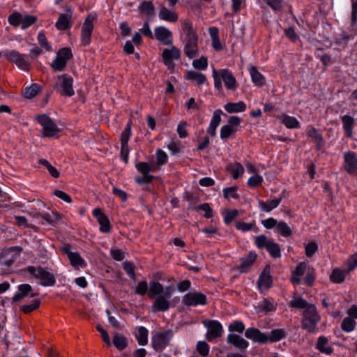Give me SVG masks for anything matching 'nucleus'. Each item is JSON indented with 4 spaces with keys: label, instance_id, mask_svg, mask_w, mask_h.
I'll list each match as a JSON object with an SVG mask.
<instances>
[{
    "label": "nucleus",
    "instance_id": "obj_64",
    "mask_svg": "<svg viewBox=\"0 0 357 357\" xmlns=\"http://www.w3.org/2000/svg\"><path fill=\"white\" fill-rule=\"evenodd\" d=\"M318 246L316 243L310 242L305 247V255L308 257H311L317 251Z\"/></svg>",
    "mask_w": 357,
    "mask_h": 357
},
{
    "label": "nucleus",
    "instance_id": "obj_8",
    "mask_svg": "<svg viewBox=\"0 0 357 357\" xmlns=\"http://www.w3.org/2000/svg\"><path fill=\"white\" fill-rule=\"evenodd\" d=\"M73 84V79L69 75L63 74L56 78L55 88L63 95L70 97L75 94Z\"/></svg>",
    "mask_w": 357,
    "mask_h": 357
},
{
    "label": "nucleus",
    "instance_id": "obj_47",
    "mask_svg": "<svg viewBox=\"0 0 357 357\" xmlns=\"http://www.w3.org/2000/svg\"><path fill=\"white\" fill-rule=\"evenodd\" d=\"M259 306L260 309L266 312L275 310V304L274 301L271 298H266L261 301Z\"/></svg>",
    "mask_w": 357,
    "mask_h": 357
},
{
    "label": "nucleus",
    "instance_id": "obj_50",
    "mask_svg": "<svg viewBox=\"0 0 357 357\" xmlns=\"http://www.w3.org/2000/svg\"><path fill=\"white\" fill-rule=\"evenodd\" d=\"M236 227L237 229L246 232L250 230H253L254 231H257V228L255 227V222L253 221L252 222L246 223L244 222H237L236 223Z\"/></svg>",
    "mask_w": 357,
    "mask_h": 357
},
{
    "label": "nucleus",
    "instance_id": "obj_16",
    "mask_svg": "<svg viewBox=\"0 0 357 357\" xmlns=\"http://www.w3.org/2000/svg\"><path fill=\"white\" fill-rule=\"evenodd\" d=\"M131 136V127L128 123L121 135V156L126 162L129 155L128 141Z\"/></svg>",
    "mask_w": 357,
    "mask_h": 357
},
{
    "label": "nucleus",
    "instance_id": "obj_62",
    "mask_svg": "<svg viewBox=\"0 0 357 357\" xmlns=\"http://www.w3.org/2000/svg\"><path fill=\"white\" fill-rule=\"evenodd\" d=\"M228 329L231 332L242 333L245 329V326L242 321H235L229 326Z\"/></svg>",
    "mask_w": 357,
    "mask_h": 357
},
{
    "label": "nucleus",
    "instance_id": "obj_20",
    "mask_svg": "<svg viewBox=\"0 0 357 357\" xmlns=\"http://www.w3.org/2000/svg\"><path fill=\"white\" fill-rule=\"evenodd\" d=\"M344 169L349 174H357V156L353 151L344 153Z\"/></svg>",
    "mask_w": 357,
    "mask_h": 357
},
{
    "label": "nucleus",
    "instance_id": "obj_45",
    "mask_svg": "<svg viewBox=\"0 0 357 357\" xmlns=\"http://www.w3.org/2000/svg\"><path fill=\"white\" fill-rule=\"evenodd\" d=\"M310 305V304H308V303L301 296H294L289 303V305L291 307L298 309H303L304 310Z\"/></svg>",
    "mask_w": 357,
    "mask_h": 357
},
{
    "label": "nucleus",
    "instance_id": "obj_9",
    "mask_svg": "<svg viewBox=\"0 0 357 357\" xmlns=\"http://www.w3.org/2000/svg\"><path fill=\"white\" fill-rule=\"evenodd\" d=\"M3 56L10 62L15 64L20 69L27 71L30 68V64L26 59V55L16 50H6Z\"/></svg>",
    "mask_w": 357,
    "mask_h": 357
},
{
    "label": "nucleus",
    "instance_id": "obj_22",
    "mask_svg": "<svg viewBox=\"0 0 357 357\" xmlns=\"http://www.w3.org/2000/svg\"><path fill=\"white\" fill-rule=\"evenodd\" d=\"M223 114L220 109H215L211 119L209 126L207 128V133L211 137L216 135V128L218 127L221 122V115Z\"/></svg>",
    "mask_w": 357,
    "mask_h": 357
},
{
    "label": "nucleus",
    "instance_id": "obj_63",
    "mask_svg": "<svg viewBox=\"0 0 357 357\" xmlns=\"http://www.w3.org/2000/svg\"><path fill=\"white\" fill-rule=\"evenodd\" d=\"M238 211L236 209L227 211L224 214V222L226 224L231 223L233 220L238 215Z\"/></svg>",
    "mask_w": 357,
    "mask_h": 357
},
{
    "label": "nucleus",
    "instance_id": "obj_42",
    "mask_svg": "<svg viewBox=\"0 0 357 357\" xmlns=\"http://www.w3.org/2000/svg\"><path fill=\"white\" fill-rule=\"evenodd\" d=\"M40 91V86L38 84H32L31 86L24 89L23 94L26 98H32L35 97Z\"/></svg>",
    "mask_w": 357,
    "mask_h": 357
},
{
    "label": "nucleus",
    "instance_id": "obj_29",
    "mask_svg": "<svg viewBox=\"0 0 357 357\" xmlns=\"http://www.w3.org/2000/svg\"><path fill=\"white\" fill-rule=\"evenodd\" d=\"M227 340L228 343L232 344L238 349H246L249 345L247 340L236 334H229Z\"/></svg>",
    "mask_w": 357,
    "mask_h": 357
},
{
    "label": "nucleus",
    "instance_id": "obj_59",
    "mask_svg": "<svg viewBox=\"0 0 357 357\" xmlns=\"http://www.w3.org/2000/svg\"><path fill=\"white\" fill-rule=\"evenodd\" d=\"M37 39L40 46L45 48L46 51L50 52L52 50V46L49 44L44 32H40L37 36Z\"/></svg>",
    "mask_w": 357,
    "mask_h": 357
},
{
    "label": "nucleus",
    "instance_id": "obj_57",
    "mask_svg": "<svg viewBox=\"0 0 357 357\" xmlns=\"http://www.w3.org/2000/svg\"><path fill=\"white\" fill-rule=\"evenodd\" d=\"M36 21V17L33 15H22L21 27L26 29Z\"/></svg>",
    "mask_w": 357,
    "mask_h": 357
},
{
    "label": "nucleus",
    "instance_id": "obj_17",
    "mask_svg": "<svg viewBox=\"0 0 357 357\" xmlns=\"http://www.w3.org/2000/svg\"><path fill=\"white\" fill-rule=\"evenodd\" d=\"M204 325L207 328V339L211 341L218 337H220L222 333V326L221 324L216 320L205 321Z\"/></svg>",
    "mask_w": 357,
    "mask_h": 357
},
{
    "label": "nucleus",
    "instance_id": "obj_7",
    "mask_svg": "<svg viewBox=\"0 0 357 357\" xmlns=\"http://www.w3.org/2000/svg\"><path fill=\"white\" fill-rule=\"evenodd\" d=\"M174 333L171 329L155 333L151 337L152 347L156 351H162L167 347Z\"/></svg>",
    "mask_w": 357,
    "mask_h": 357
},
{
    "label": "nucleus",
    "instance_id": "obj_19",
    "mask_svg": "<svg viewBox=\"0 0 357 357\" xmlns=\"http://www.w3.org/2000/svg\"><path fill=\"white\" fill-rule=\"evenodd\" d=\"M73 10L68 7L64 13L60 15L56 22V27L61 31L69 29L72 26Z\"/></svg>",
    "mask_w": 357,
    "mask_h": 357
},
{
    "label": "nucleus",
    "instance_id": "obj_13",
    "mask_svg": "<svg viewBox=\"0 0 357 357\" xmlns=\"http://www.w3.org/2000/svg\"><path fill=\"white\" fill-rule=\"evenodd\" d=\"M153 36L165 45H172L173 43L172 32L164 26L155 27L154 29Z\"/></svg>",
    "mask_w": 357,
    "mask_h": 357
},
{
    "label": "nucleus",
    "instance_id": "obj_56",
    "mask_svg": "<svg viewBox=\"0 0 357 357\" xmlns=\"http://www.w3.org/2000/svg\"><path fill=\"white\" fill-rule=\"evenodd\" d=\"M41 217L47 222L54 224L59 221L61 218L59 214L56 212L46 213L41 215Z\"/></svg>",
    "mask_w": 357,
    "mask_h": 357
},
{
    "label": "nucleus",
    "instance_id": "obj_10",
    "mask_svg": "<svg viewBox=\"0 0 357 357\" xmlns=\"http://www.w3.org/2000/svg\"><path fill=\"white\" fill-rule=\"evenodd\" d=\"M72 57L73 54L69 48H62L56 53V58L51 63V67L55 71H62L66 68L68 61Z\"/></svg>",
    "mask_w": 357,
    "mask_h": 357
},
{
    "label": "nucleus",
    "instance_id": "obj_39",
    "mask_svg": "<svg viewBox=\"0 0 357 357\" xmlns=\"http://www.w3.org/2000/svg\"><path fill=\"white\" fill-rule=\"evenodd\" d=\"M272 284V280L271 276L264 272H263L259 278L258 280V287L259 289L262 291H266L269 289Z\"/></svg>",
    "mask_w": 357,
    "mask_h": 357
},
{
    "label": "nucleus",
    "instance_id": "obj_18",
    "mask_svg": "<svg viewBox=\"0 0 357 357\" xmlns=\"http://www.w3.org/2000/svg\"><path fill=\"white\" fill-rule=\"evenodd\" d=\"M245 336L251 340L253 342L259 344L268 343L267 334L261 332L259 329L255 328H248L245 330Z\"/></svg>",
    "mask_w": 357,
    "mask_h": 357
},
{
    "label": "nucleus",
    "instance_id": "obj_55",
    "mask_svg": "<svg viewBox=\"0 0 357 357\" xmlns=\"http://www.w3.org/2000/svg\"><path fill=\"white\" fill-rule=\"evenodd\" d=\"M272 239L268 238L264 235H259L255 237V243L258 248H266Z\"/></svg>",
    "mask_w": 357,
    "mask_h": 357
},
{
    "label": "nucleus",
    "instance_id": "obj_27",
    "mask_svg": "<svg viewBox=\"0 0 357 357\" xmlns=\"http://www.w3.org/2000/svg\"><path fill=\"white\" fill-rule=\"evenodd\" d=\"M257 258V255L255 252H250L244 258L241 259V264L237 267L241 273L247 272L252 266L254 261Z\"/></svg>",
    "mask_w": 357,
    "mask_h": 357
},
{
    "label": "nucleus",
    "instance_id": "obj_1",
    "mask_svg": "<svg viewBox=\"0 0 357 357\" xmlns=\"http://www.w3.org/2000/svg\"><path fill=\"white\" fill-rule=\"evenodd\" d=\"M180 38L183 45V52L189 59H194L199 52V38L192 24L188 20H181Z\"/></svg>",
    "mask_w": 357,
    "mask_h": 357
},
{
    "label": "nucleus",
    "instance_id": "obj_60",
    "mask_svg": "<svg viewBox=\"0 0 357 357\" xmlns=\"http://www.w3.org/2000/svg\"><path fill=\"white\" fill-rule=\"evenodd\" d=\"M22 15V14L17 12L13 13L8 17V21L9 24L14 26L21 24Z\"/></svg>",
    "mask_w": 357,
    "mask_h": 357
},
{
    "label": "nucleus",
    "instance_id": "obj_3",
    "mask_svg": "<svg viewBox=\"0 0 357 357\" xmlns=\"http://www.w3.org/2000/svg\"><path fill=\"white\" fill-rule=\"evenodd\" d=\"M212 76L214 80V87L216 90H222V82H224L226 89L228 90L235 91L237 89L236 79L229 70L225 68L217 70L213 68Z\"/></svg>",
    "mask_w": 357,
    "mask_h": 357
},
{
    "label": "nucleus",
    "instance_id": "obj_15",
    "mask_svg": "<svg viewBox=\"0 0 357 357\" xmlns=\"http://www.w3.org/2000/svg\"><path fill=\"white\" fill-rule=\"evenodd\" d=\"M150 290L149 292V297L152 298L155 296L165 294L167 296H172L174 291V287L168 286L164 287L162 284L158 282L152 281L149 284Z\"/></svg>",
    "mask_w": 357,
    "mask_h": 357
},
{
    "label": "nucleus",
    "instance_id": "obj_53",
    "mask_svg": "<svg viewBox=\"0 0 357 357\" xmlns=\"http://www.w3.org/2000/svg\"><path fill=\"white\" fill-rule=\"evenodd\" d=\"M266 250L273 257L278 258L281 255L280 248L278 244L275 243L273 240L268 244Z\"/></svg>",
    "mask_w": 357,
    "mask_h": 357
},
{
    "label": "nucleus",
    "instance_id": "obj_32",
    "mask_svg": "<svg viewBox=\"0 0 357 357\" xmlns=\"http://www.w3.org/2000/svg\"><path fill=\"white\" fill-rule=\"evenodd\" d=\"M281 200L282 198L275 199L266 202L259 200L258 203L261 210L268 213L277 208L280 204Z\"/></svg>",
    "mask_w": 357,
    "mask_h": 357
},
{
    "label": "nucleus",
    "instance_id": "obj_43",
    "mask_svg": "<svg viewBox=\"0 0 357 357\" xmlns=\"http://www.w3.org/2000/svg\"><path fill=\"white\" fill-rule=\"evenodd\" d=\"M268 335V343L275 342L280 341L282 340L284 335L285 333L282 329H275L272 330Z\"/></svg>",
    "mask_w": 357,
    "mask_h": 357
},
{
    "label": "nucleus",
    "instance_id": "obj_44",
    "mask_svg": "<svg viewBox=\"0 0 357 357\" xmlns=\"http://www.w3.org/2000/svg\"><path fill=\"white\" fill-rule=\"evenodd\" d=\"M113 343L114 346L119 350H123L128 345L126 337L120 333H116L114 335L113 337Z\"/></svg>",
    "mask_w": 357,
    "mask_h": 357
},
{
    "label": "nucleus",
    "instance_id": "obj_11",
    "mask_svg": "<svg viewBox=\"0 0 357 357\" xmlns=\"http://www.w3.org/2000/svg\"><path fill=\"white\" fill-rule=\"evenodd\" d=\"M169 48L162 49L161 56L164 64L168 67V68H172L174 67V61L178 60L181 56V52L179 48L172 44Z\"/></svg>",
    "mask_w": 357,
    "mask_h": 357
},
{
    "label": "nucleus",
    "instance_id": "obj_23",
    "mask_svg": "<svg viewBox=\"0 0 357 357\" xmlns=\"http://www.w3.org/2000/svg\"><path fill=\"white\" fill-rule=\"evenodd\" d=\"M172 296H167L165 294L159 295L155 300L153 307L159 312H165L169 309V299Z\"/></svg>",
    "mask_w": 357,
    "mask_h": 357
},
{
    "label": "nucleus",
    "instance_id": "obj_31",
    "mask_svg": "<svg viewBox=\"0 0 357 357\" xmlns=\"http://www.w3.org/2000/svg\"><path fill=\"white\" fill-rule=\"evenodd\" d=\"M224 108L228 113H238L244 112L246 105L243 101H238L237 102H227L225 105Z\"/></svg>",
    "mask_w": 357,
    "mask_h": 357
},
{
    "label": "nucleus",
    "instance_id": "obj_49",
    "mask_svg": "<svg viewBox=\"0 0 357 357\" xmlns=\"http://www.w3.org/2000/svg\"><path fill=\"white\" fill-rule=\"evenodd\" d=\"M307 135L308 137L311 138L317 144H319L323 140L321 133L314 127L308 128Z\"/></svg>",
    "mask_w": 357,
    "mask_h": 357
},
{
    "label": "nucleus",
    "instance_id": "obj_46",
    "mask_svg": "<svg viewBox=\"0 0 357 357\" xmlns=\"http://www.w3.org/2000/svg\"><path fill=\"white\" fill-rule=\"evenodd\" d=\"M356 321L351 319V317H345L341 324V328L342 331L347 333H350L355 329L356 327Z\"/></svg>",
    "mask_w": 357,
    "mask_h": 357
},
{
    "label": "nucleus",
    "instance_id": "obj_14",
    "mask_svg": "<svg viewBox=\"0 0 357 357\" xmlns=\"http://www.w3.org/2000/svg\"><path fill=\"white\" fill-rule=\"evenodd\" d=\"M206 303V297L201 292H189L183 298V303L188 306L203 305Z\"/></svg>",
    "mask_w": 357,
    "mask_h": 357
},
{
    "label": "nucleus",
    "instance_id": "obj_2",
    "mask_svg": "<svg viewBox=\"0 0 357 357\" xmlns=\"http://www.w3.org/2000/svg\"><path fill=\"white\" fill-rule=\"evenodd\" d=\"M23 273L27 279L39 280L44 287L54 286L56 282L54 274L41 266H27L23 269Z\"/></svg>",
    "mask_w": 357,
    "mask_h": 357
},
{
    "label": "nucleus",
    "instance_id": "obj_51",
    "mask_svg": "<svg viewBox=\"0 0 357 357\" xmlns=\"http://www.w3.org/2000/svg\"><path fill=\"white\" fill-rule=\"evenodd\" d=\"M278 231L284 237H289L292 235V230L284 222H280L277 225Z\"/></svg>",
    "mask_w": 357,
    "mask_h": 357
},
{
    "label": "nucleus",
    "instance_id": "obj_6",
    "mask_svg": "<svg viewBox=\"0 0 357 357\" xmlns=\"http://www.w3.org/2000/svg\"><path fill=\"white\" fill-rule=\"evenodd\" d=\"M135 168L142 174L140 176H136L135 178V182L139 184H146L151 183L154 176L150 174L151 172L157 170V167L153 165L149 164L145 162H139L135 165Z\"/></svg>",
    "mask_w": 357,
    "mask_h": 357
},
{
    "label": "nucleus",
    "instance_id": "obj_12",
    "mask_svg": "<svg viewBox=\"0 0 357 357\" xmlns=\"http://www.w3.org/2000/svg\"><path fill=\"white\" fill-rule=\"evenodd\" d=\"M95 17L92 15H89L85 19L81 31V40L83 45H89L91 43V33L93 29V22Z\"/></svg>",
    "mask_w": 357,
    "mask_h": 357
},
{
    "label": "nucleus",
    "instance_id": "obj_30",
    "mask_svg": "<svg viewBox=\"0 0 357 357\" xmlns=\"http://www.w3.org/2000/svg\"><path fill=\"white\" fill-rule=\"evenodd\" d=\"M17 289V293L13 297V301L15 303L20 301L28 296L31 292L32 287L30 284H22L18 286Z\"/></svg>",
    "mask_w": 357,
    "mask_h": 357
},
{
    "label": "nucleus",
    "instance_id": "obj_26",
    "mask_svg": "<svg viewBox=\"0 0 357 357\" xmlns=\"http://www.w3.org/2000/svg\"><path fill=\"white\" fill-rule=\"evenodd\" d=\"M158 17L160 20L169 22H175L178 20V16L176 13L162 6L158 12Z\"/></svg>",
    "mask_w": 357,
    "mask_h": 357
},
{
    "label": "nucleus",
    "instance_id": "obj_40",
    "mask_svg": "<svg viewBox=\"0 0 357 357\" xmlns=\"http://www.w3.org/2000/svg\"><path fill=\"white\" fill-rule=\"evenodd\" d=\"M68 258L70 264L75 268L83 267L86 264L85 261L81 257L79 254L76 252L69 253Z\"/></svg>",
    "mask_w": 357,
    "mask_h": 357
},
{
    "label": "nucleus",
    "instance_id": "obj_38",
    "mask_svg": "<svg viewBox=\"0 0 357 357\" xmlns=\"http://www.w3.org/2000/svg\"><path fill=\"white\" fill-rule=\"evenodd\" d=\"M249 72L253 83L257 86H261L264 84L265 79L264 76L257 70V68L252 66Z\"/></svg>",
    "mask_w": 357,
    "mask_h": 357
},
{
    "label": "nucleus",
    "instance_id": "obj_34",
    "mask_svg": "<svg viewBox=\"0 0 357 357\" xmlns=\"http://www.w3.org/2000/svg\"><path fill=\"white\" fill-rule=\"evenodd\" d=\"M148 330L144 326L137 327L135 329V337L139 345H146L148 342Z\"/></svg>",
    "mask_w": 357,
    "mask_h": 357
},
{
    "label": "nucleus",
    "instance_id": "obj_41",
    "mask_svg": "<svg viewBox=\"0 0 357 357\" xmlns=\"http://www.w3.org/2000/svg\"><path fill=\"white\" fill-rule=\"evenodd\" d=\"M237 131V128H231V126L226 124L221 127L220 130V137L222 139H227L233 137Z\"/></svg>",
    "mask_w": 357,
    "mask_h": 357
},
{
    "label": "nucleus",
    "instance_id": "obj_24",
    "mask_svg": "<svg viewBox=\"0 0 357 357\" xmlns=\"http://www.w3.org/2000/svg\"><path fill=\"white\" fill-rule=\"evenodd\" d=\"M185 78L187 80L195 82V84L198 86H200L201 85H202L205 83L208 84V83L207 82V79H206V75L202 73H199L197 71H194V70L186 71L185 73Z\"/></svg>",
    "mask_w": 357,
    "mask_h": 357
},
{
    "label": "nucleus",
    "instance_id": "obj_28",
    "mask_svg": "<svg viewBox=\"0 0 357 357\" xmlns=\"http://www.w3.org/2000/svg\"><path fill=\"white\" fill-rule=\"evenodd\" d=\"M277 118L289 129L296 128L300 126L299 121L294 116H291L286 114H282L278 116Z\"/></svg>",
    "mask_w": 357,
    "mask_h": 357
},
{
    "label": "nucleus",
    "instance_id": "obj_25",
    "mask_svg": "<svg viewBox=\"0 0 357 357\" xmlns=\"http://www.w3.org/2000/svg\"><path fill=\"white\" fill-rule=\"evenodd\" d=\"M311 268L305 263H300L296 268L291 276V282L295 284H301V277L305 276L308 271Z\"/></svg>",
    "mask_w": 357,
    "mask_h": 357
},
{
    "label": "nucleus",
    "instance_id": "obj_33",
    "mask_svg": "<svg viewBox=\"0 0 357 357\" xmlns=\"http://www.w3.org/2000/svg\"><path fill=\"white\" fill-rule=\"evenodd\" d=\"M227 170L231 174L234 179H237L244 173V167L239 162L229 164L227 167Z\"/></svg>",
    "mask_w": 357,
    "mask_h": 357
},
{
    "label": "nucleus",
    "instance_id": "obj_21",
    "mask_svg": "<svg viewBox=\"0 0 357 357\" xmlns=\"http://www.w3.org/2000/svg\"><path fill=\"white\" fill-rule=\"evenodd\" d=\"M93 215L97 219L101 232L107 233L110 231L111 225L109 220L99 208H96L93 210Z\"/></svg>",
    "mask_w": 357,
    "mask_h": 357
},
{
    "label": "nucleus",
    "instance_id": "obj_58",
    "mask_svg": "<svg viewBox=\"0 0 357 357\" xmlns=\"http://www.w3.org/2000/svg\"><path fill=\"white\" fill-rule=\"evenodd\" d=\"M264 178L261 176L255 174L248 180V185L250 188H257L262 183Z\"/></svg>",
    "mask_w": 357,
    "mask_h": 357
},
{
    "label": "nucleus",
    "instance_id": "obj_37",
    "mask_svg": "<svg viewBox=\"0 0 357 357\" xmlns=\"http://www.w3.org/2000/svg\"><path fill=\"white\" fill-rule=\"evenodd\" d=\"M139 11L140 14L147 16H153L155 13V8L151 1H144L139 5Z\"/></svg>",
    "mask_w": 357,
    "mask_h": 357
},
{
    "label": "nucleus",
    "instance_id": "obj_5",
    "mask_svg": "<svg viewBox=\"0 0 357 357\" xmlns=\"http://www.w3.org/2000/svg\"><path fill=\"white\" fill-rule=\"evenodd\" d=\"M319 321L320 317L317 314L315 306L312 304L307 306L303 312V319L302 321L303 328L306 329L310 333H313Z\"/></svg>",
    "mask_w": 357,
    "mask_h": 357
},
{
    "label": "nucleus",
    "instance_id": "obj_54",
    "mask_svg": "<svg viewBox=\"0 0 357 357\" xmlns=\"http://www.w3.org/2000/svg\"><path fill=\"white\" fill-rule=\"evenodd\" d=\"M167 153L161 149H158L156 151V162L155 166L157 167V169L160 168V166L165 165L167 162Z\"/></svg>",
    "mask_w": 357,
    "mask_h": 357
},
{
    "label": "nucleus",
    "instance_id": "obj_48",
    "mask_svg": "<svg viewBox=\"0 0 357 357\" xmlns=\"http://www.w3.org/2000/svg\"><path fill=\"white\" fill-rule=\"evenodd\" d=\"M349 271H348V269L347 271H342V270L336 268V269L333 270V271L331 275V278L333 282H337V283H340L345 279L346 275L347 274V273Z\"/></svg>",
    "mask_w": 357,
    "mask_h": 357
},
{
    "label": "nucleus",
    "instance_id": "obj_52",
    "mask_svg": "<svg viewBox=\"0 0 357 357\" xmlns=\"http://www.w3.org/2000/svg\"><path fill=\"white\" fill-rule=\"evenodd\" d=\"M194 68L199 70H205L208 67V59L205 56L194 59L192 63Z\"/></svg>",
    "mask_w": 357,
    "mask_h": 357
},
{
    "label": "nucleus",
    "instance_id": "obj_35",
    "mask_svg": "<svg viewBox=\"0 0 357 357\" xmlns=\"http://www.w3.org/2000/svg\"><path fill=\"white\" fill-rule=\"evenodd\" d=\"M342 122V127L345 132V135L348 137H351L352 130L354 124V119L349 115H344L341 118Z\"/></svg>",
    "mask_w": 357,
    "mask_h": 357
},
{
    "label": "nucleus",
    "instance_id": "obj_36",
    "mask_svg": "<svg viewBox=\"0 0 357 357\" xmlns=\"http://www.w3.org/2000/svg\"><path fill=\"white\" fill-rule=\"evenodd\" d=\"M328 340L325 336H320L318 338L316 348L320 351L321 353H324L327 355H330L333 352V348L330 346H328Z\"/></svg>",
    "mask_w": 357,
    "mask_h": 357
},
{
    "label": "nucleus",
    "instance_id": "obj_4",
    "mask_svg": "<svg viewBox=\"0 0 357 357\" xmlns=\"http://www.w3.org/2000/svg\"><path fill=\"white\" fill-rule=\"evenodd\" d=\"M36 119L42 127L43 137L49 138L59 137L61 130L50 116L46 114H40L36 116Z\"/></svg>",
    "mask_w": 357,
    "mask_h": 357
},
{
    "label": "nucleus",
    "instance_id": "obj_61",
    "mask_svg": "<svg viewBox=\"0 0 357 357\" xmlns=\"http://www.w3.org/2000/svg\"><path fill=\"white\" fill-rule=\"evenodd\" d=\"M237 190H238V188L236 186L224 188L223 189L224 197L226 199L238 198V196L237 194Z\"/></svg>",
    "mask_w": 357,
    "mask_h": 357
}]
</instances>
